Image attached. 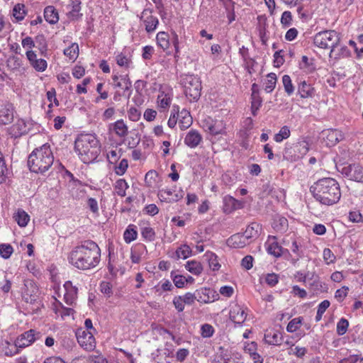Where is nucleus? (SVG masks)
I'll use <instances>...</instances> for the list:
<instances>
[{"label": "nucleus", "instance_id": "nucleus-1", "mask_svg": "<svg viewBox=\"0 0 363 363\" xmlns=\"http://www.w3.org/2000/svg\"><path fill=\"white\" fill-rule=\"evenodd\" d=\"M69 262L76 268L88 270L95 268L101 260V250L93 241H84L69 253Z\"/></svg>", "mask_w": 363, "mask_h": 363}, {"label": "nucleus", "instance_id": "nucleus-2", "mask_svg": "<svg viewBox=\"0 0 363 363\" xmlns=\"http://www.w3.org/2000/svg\"><path fill=\"white\" fill-rule=\"evenodd\" d=\"M311 191L316 201L327 206L337 203L341 197L338 182L330 177L317 181L311 186Z\"/></svg>", "mask_w": 363, "mask_h": 363}, {"label": "nucleus", "instance_id": "nucleus-3", "mask_svg": "<svg viewBox=\"0 0 363 363\" xmlns=\"http://www.w3.org/2000/svg\"><path fill=\"white\" fill-rule=\"evenodd\" d=\"M74 148L80 160L86 164L94 161L101 152L99 140L91 134L79 136L75 140Z\"/></svg>", "mask_w": 363, "mask_h": 363}, {"label": "nucleus", "instance_id": "nucleus-4", "mask_svg": "<svg viewBox=\"0 0 363 363\" xmlns=\"http://www.w3.org/2000/svg\"><path fill=\"white\" fill-rule=\"evenodd\" d=\"M54 156L49 145L35 148L28 156V166L35 173L43 174L52 167Z\"/></svg>", "mask_w": 363, "mask_h": 363}, {"label": "nucleus", "instance_id": "nucleus-5", "mask_svg": "<svg viewBox=\"0 0 363 363\" xmlns=\"http://www.w3.org/2000/svg\"><path fill=\"white\" fill-rule=\"evenodd\" d=\"M180 84L184 88L186 96L189 101H196L200 98L201 82L199 77L194 74L182 75Z\"/></svg>", "mask_w": 363, "mask_h": 363}, {"label": "nucleus", "instance_id": "nucleus-6", "mask_svg": "<svg viewBox=\"0 0 363 363\" xmlns=\"http://www.w3.org/2000/svg\"><path fill=\"white\" fill-rule=\"evenodd\" d=\"M340 42V34L334 30H328L316 33L313 38L315 46L321 49H333Z\"/></svg>", "mask_w": 363, "mask_h": 363}, {"label": "nucleus", "instance_id": "nucleus-7", "mask_svg": "<svg viewBox=\"0 0 363 363\" xmlns=\"http://www.w3.org/2000/svg\"><path fill=\"white\" fill-rule=\"evenodd\" d=\"M341 173L350 180L363 182V167L359 164H352L345 166L341 169Z\"/></svg>", "mask_w": 363, "mask_h": 363}, {"label": "nucleus", "instance_id": "nucleus-8", "mask_svg": "<svg viewBox=\"0 0 363 363\" xmlns=\"http://www.w3.org/2000/svg\"><path fill=\"white\" fill-rule=\"evenodd\" d=\"M79 344L86 350H91L95 347V339L91 331L79 329L76 333Z\"/></svg>", "mask_w": 363, "mask_h": 363}, {"label": "nucleus", "instance_id": "nucleus-9", "mask_svg": "<svg viewBox=\"0 0 363 363\" xmlns=\"http://www.w3.org/2000/svg\"><path fill=\"white\" fill-rule=\"evenodd\" d=\"M229 316L230 319L235 324L242 325L247 316V308L238 303L232 304L230 308Z\"/></svg>", "mask_w": 363, "mask_h": 363}, {"label": "nucleus", "instance_id": "nucleus-10", "mask_svg": "<svg viewBox=\"0 0 363 363\" xmlns=\"http://www.w3.org/2000/svg\"><path fill=\"white\" fill-rule=\"evenodd\" d=\"M161 201L176 202L184 196V192L182 190L177 191L174 188H166L160 189L157 194Z\"/></svg>", "mask_w": 363, "mask_h": 363}, {"label": "nucleus", "instance_id": "nucleus-11", "mask_svg": "<svg viewBox=\"0 0 363 363\" xmlns=\"http://www.w3.org/2000/svg\"><path fill=\"white\" fill-rule=\"evenodd\" d=\"M38 289L35 283L30 279L25 280L22 296L26 302L32 303L38 296Z\"/></svg>", "mask_w": 363, "mask_h": 363}, {"label": "nucleus", "instance_id": "nucleus-12", "mask_svg": "<svg viewBox=\"0 0 363 363\" xmlns=\"http://www.w3.org/2000/svg\"><path fill=\"white\" fill-rule=\"evenodd\" d=\"M322 136L326 145L329 147L335 145L344 138L342 131L337 129L325 130L322 132Z\"/></svg>", "mask_w": 363, "mask_h": 363}, {"label": "nucleus", "instance_id": "nucleus-13", "mask_svg": "<svg viewBox=\"0 0 363 363\" xmlns=\"http://www.w3.org/2000/svg\"><path fill=\"white\" fill-rule=\"evenodd\" d=\"M26 55L31 67L36 71L43 72L47 69L48 63L46 60L42 58L38 59L33 50H27Z\"/></svg>", "mask_w": 363, "mask_h": 363}, {"label": "nucleus", "instance_id": "nucleus-14", "mask_svg": "<svg viewBox=\"0 0 363 363\" xmlns=\"http://www.w3.org/2000/svg\"><path fill=\"white\" fill-rule=\"evenodd\" d=\"M64 301L67 305L72 306L77 298V288L74 286L70 281H67L64 284Z\"/></svg>", "mask_w": 363, "mask_h": 363}, {"label": "nucleus", "instance_id": "nucleus-15", "mask_svg": "<svg viewBox=\"0 0 363 363\" xmlns=\"http://www.w3.org/2000/svg\"><path fill=\"white\" fill-rule=\"evenodd\" d=\"M13 120V107L6 104L0 108V125H7Z\"/></svg>", "mask_w": 363, "mask_h": 363}, {"label": "nucleus", "instance_id": "nucleus-16", "mask_svg": "<svg viewBox=\"0 0 363 363\" xmlns=\"http://www.w3.org/2000/svg\"><path fill=\"white\" fill-rule=\"evenodd\" d=\"M35 331L34 330H30L21 335L16 339V346L20 348H23L30 345L35 340ZM38 335V333H37Z\"/></svg>", "mask_w": 363, "mask_h": 363}, {"label": "nucleus", "instance_id": "nucleus-17", "mask_svg": "<svg viewBox=\"0 0 363 363\" xmlns=\"http://www.w3.org/2000/svg\"><path fill=\"white\" fill-rule=\"evenodd\" d=\"M203 140L201 135L196 130H190L184 138V143L191 148L196 147Z\"/></svg>", "mask_w": 363, "mask_h": 363}, {"label": "nucleus", "instance_id": "nucleus-18", "mask_svg": "<svg viewBox=\"0 0 363 363\" xmlns=\"http://www.w3.org/2000/svg\"><path fill=\"white\" fill-rule=\"evenodd\" d=\"M27 130L28 128L26 122L22 119H18L9 128V133L12 137L16 138L26 133Z\"/></svg>", "mask_w": 363, "mask_h": 363}, {"label": "nucleus", "instance_id": "nucleus-19", "mask_svg": "<svg viewBox=\"0 0 363 363\" xmlns=\"http://www.w3.org/2000/svg\"><path fill=\"white\" fill-rule=\"evenodd\" d=\"M262 230V226L257 223H250L246 228L245 233H243V235L249 242V244L252 241V240L258 238Z\"/></svg>", "mask_w": 363, "mask_h": 363}, {"label": "nucleus", "instance_id": "nucleus-20", "mask_svg": "<svg viewBox=\"0 0 363 363\" xmlns=\"http://www.w3.org/2000/svg\"><path fill=\"white\" fill-rule=\"evenodd\" d=\"M248 244L249 242L247 241L242 233L234 234L227 240L228 246L233 248H242Z\"/></svg>", "mask_w": 363, "mask_h": 363}, {"label": "nucleus", "instance_id": "nucleus-21", "mask_svg": "<svg viewBox=\"0 0 363 363\" xmlns=\"http://www.w3.org/2000/svg\"><path fill=\"white\" fill-rule=\"evenodd\" d=\"M177 118L179 127L182 130L189 128L192 124V117L190 112L186 109L184 108L181 111H179Z\"/></svg>", "mask_w": 363, "mask_h": 363}, {"label": "nucleus", "instance_id": "nucleus-22", "mask_svg": "<svg viewBox=\"0 0 363 363\" xmlns=\"http://www.w3.org/2000/svg\"><path fill=\"white\" fill-rule=\"evenodd\" d=\"M264 340L267 343L272 345H279L282 341L281 333L276 330H268L264 334Z\"/></svg>", "mask_w": 363, "mask_h": 363}, {"label": "nucleus", "instance_id": "nucleus-23", "mask_svg": "<svg viewBox=\"0 0 363 363\" xmlns=\"http://www.w3.org/2000/svg\"><path fill=\"white\" fill-rule=\"evenodd\" d=\"M350 55V51L345 45L338 44L337 47H333L330 50L329 57L335 60H339L342 57H347Z\"/></svg>", "mask_w": 363, "mask_h": 363}, {"label": "nucleus", "instance_id": "nucleus-24", "mask_svg": "<svg viewBox=\"0 0 363 363\" xmlns=\"http://www.w3.org/2000/svg\"><path fill=\"white\" fill-rule=\"evenodd\" d=\"M289 227L288 220L286 218L282 216H276L272 223V228L274 230L279 233H285Z\"/></svg>", "mask_w": 363, "mask_h": 363}, {"label": "nucleus", "instance_id": "nucleus-25", "mask_svg": "<svg viewBox=\"0 0 363 363\" xmlns=\"http://www.w3.org/2000/svg\"><path fill=\"white\" fill-rule=\"evenodd\" d=\"M44 18L50 24H55L59 21V16L54 6H48L44 10Z\"/></svg>", "mask_w": 363, "mask_h": 363}, {"label": "nucleus", "instance_id": "nucleus-26", "mask_svg": "<svg viewBox=\"0 0 363 363\" xmlns=\"http://www.w3.org/2000/svg\"><path fill=\"white\" fill-rule=\"evenodd\" d=\"M53 311L57 315H60L63 319L66 316L72 315L74 313V310L72 308L65 307L62 303L57 301H56L53 304Z\"/></svg>", "mask_w": 363, "mask_h": 363}, {"label": "nucleus", "instance_id": "nucleus-27", "mask_svg": "<svg viewBox=\"0 0 363 363\" xmlns=\"http://www.w3.org/2000/svg\"><path fill=\"white\" fill-rule=\"evenodd\" d=\"M271 239L274 240V241L268 245L267 247V252L269 254L279 257L283 253V248L276 242V236H269V240Z\"/></svg>", "mask_w": 363, "mask_h": 363}, {"label": "nucleus", "instance_id": "nucleus-28", "mask_svg": "<svg viewBox=\"0 0 363 363\" xmlns=\"http://www.w3.org/2000/svg\"><path fill=\"white\" fill-rule=\"evenodd\" d=\"M295 157L297 159L302 158L307 154L309 150V144L306 140H302L296 144L294 147Z\"/></svg>", "mask_w": 363, "mask_h": 363}, {"label": "nucleus", "instance_id": "nucleus-29", "mask_svg": "<svg viewBox=\"0 0 363 363\" xmlns=\"http://www.w3.org/2000/svg\"><path fill=\"white\" fill-rule=\"evenodd\" d=\"M313 91L314 89L311 85L305 81L301 82L298 87V92L301 98L311 97L313 94Z\"/></svg>", "mask_w": 363, "mask_h": 363}, {"label": "nucleus", "instance_id": "nucleus-30", "mask_svg": "<svg viewBox=\"0 0 363 363\" xmlns=\"http://www.w3.org/2000/svg\"><path fill=\"white\" fill-rule=\"evenodd\" d=\"M208 133L212 135H226L225 123L223 121L216 120Z\"/></svg>", "mask_w": 363, "mask_h": 363}, {"label": "nucleus", "instance_id": "nucleus-31", "mask_svg": "<svg viewBox=\"0 0 363 363\" xmlns=\"http://www.w3.org/2000/svg\"><path fill=\"white\" fill-rule=\"evenodd\" d=\"M22 65L21 59L16 55L10 56L6 60V67L12 72L18 71Z\"/></svg>", "mask_w": 363, "mask_h": 363}, {"label": "nucleus", "instance_id": "nucleus-32", "mask_svg": "<svg viewBox=\"0 0 363 363\" xmlns=\"http://www.w3.org/2000/svg\"><path fill=\"white\" fill-rule=\"evenodd\" d=\"M204 257L206 260L208 261L210 269L213 271L219 270L220 264H219L218 257L215 253L207 251L204 255Z\"/></svg>", "mask_w": 363, "mask_h": 363}, {"label": "nucleus", "instance_id": "nucleus-33", "mask_svg": "<svg viewBox=\"0 0 363 363\" xmlns=\"http://www.w3.org/2000/svg\"><path fill=\"white\" fill-rule=\"evenodd\" d=\"M13 218L21 227H26L30 220V216L28 214L21 209H18L17 211V212L13 215Z\"/></svg>", "mask_w": 363, "mask_h": 363}, {"label": "nucleus", "instance_id": "nucleus-34", "mask_svg": "<svg viewBox=\"0 0 363 363\" xmlns=\"http://www.w3.org/2000/svg\"><path fill=\"white\" fill-rule=\"evenodd\" d=\"M113 130L119 137H125L128 135V127L123 120H118L113 124Z\"/></svg>", "mask_w": 363, "mask_h": 363}, {"label": "nucleus", "instance_id": "nucleus-35", "mask_svg": "<svg viewBox=\"0 0 363 363\" xmlns=\"http://www.w3.org/2000/svg\"><path fill=\"white\" fill-rule=\"evenodd\" d=\"M186 269L194 275H199L203 271V267L199 262L192 260L186 262Z\"/></svg>", "mask_w": 363, "mask_h": 363}, {"label": "nucleus", "instance_id": "nucleus-36", "mask_svg": "<svg viewBox=\"0 0 363 363\" xmlns=\"http://www.w3.org/2000/svg\"><path fill=\"white\" fill-rule=\"evenodd\" d=\"M19 347L16 346V342L15 341L14 345H11L8 341L5 342V344L3 345L1 352L4 354V355L8 357H12L18 353Z\"/></svg>", "mask_w": 363, "mask_h": 363}, {"label": "nucleus", "instance_id": "nucleus-37", "mask_svg": "<svg viewBox=\"0 0 363 363\" xmlns=\"http://www.w3.org/2000/svg\"><path fill=\"white\" fill-rule=\"evenodd\" d=\"M213 363H242L241 360L235 356L217 355Z\"/></svg>", "mask_w": 363, "mask_h": 363}, {"label": "nucleus", "instance_id": "nucleus-38", "mask_svg": "<svg viewBox=\"0 0 363 363\" xmlns=\"http://www.w3.org/2000/svg\"><path fill=\"white\" fill-rule=\"evenodd\" d=\"M70 10L69 15L72 18H78L82 14L79 13L81 10V1L80 0H70V4L69 5Z\"/></svg>", "mask_w": 363, "mask_h": 363}, {"label": "nucleus", "instance_id": "nucleus-39", "mask_svg": "<svg viewBox=\"0 0 363 363\" xmlns=\"http://www.w3.org/2000/svg\"><path fill=\"white\" fill-rule=\"evenodd\" d=\"M157 42L158 45L163 50H167L169 47V35L165 32H159L157 34Z\"/></svg>", "mask_w": 363, "mask_h": 363}, {"label": "nucleus", "instance_id": "nucleus-40", "mask_svg": "<svg viewBox=\"0 0 363 363\" xmlns=\"http://www.w3.org/2000/svg\"><path fill=\"white\" fill-rule=\"evenodd\" d=\"M277 83V75L274 73H269L267 75V80L265 82L264 90L267 93L272 92L275 86Z\"/></svg>", "mask_w": 363, "mask_h": 363}, {"label": "nucleus", "instance_id": "nucleus-41", "mask_svg": "<svg viewBox=\"0 0 363 363\" xmlns=\"http://www.w3.org/2000/svg\"><path fill=\"white\" fill-rule=\"evenodd\" d=\"M210 290L206 288H201L195 291L196 295V301L200 303H208L211 301V298L208 295Z\"/></svg>", "mask_w": 363, "mask_h": 363}, {"label": "nucleus", "instance_id": "nucleus-42", "mask_svg": "<svg viewBox=\"0 0 363 363\" xmlns=\"http://www.w3.org/2000/svg\"><path fill=\"white\" fill-rule=\"evenodd\" d=\"M75 363H106V360L102 356H89L80 357L76 359Z\"/></svg>", "mask_w": 363, "mask_h": 363}, {"label": "nucleus", "instance_id": "nucleus-43", "mask_svg": "<svg viewBox=\"0 0 363 363\" xmlns=\"http://www.w3.org/2000/svg\"><path fill=\"white\" fill-rule=\"evenodd\" d=\"M173 286L169 280H164L163 282L159 283L154 287L155 293L161 296L164 291H170L173 289Z\"/></svg>", "mask_w": 363, "mask_h": 363}, {"label": "nucleus", "instance_id": "nucleus-44", "mask_svg": "<svg viewBox=\"0 0 363 363\" xmlns=\"http://www.w3.org/2000/svg\"><path fill=\"white\" fill-rule=\"evenodd\" d=\"M144 23L146 31L150 33L156 29L159 23V21L157 17L149 16L144 20Z\"/></svg>", "mask_w": 363, "mask_h": 363}, {"label": "nucleus", "instance_id": "nucleus-45", "mask_svg": "<svg viewBox=\"0 0 363 363\" xmlns=\"http://www.w3.org/2000/svg\"><path fill=\"white\" fill-rule=\"evenodd\" d=\"M251 109L253 116L257 115V112L262 106V100L259 94H254L251 95Z\"/></svg>", "mask_w": 363, "mask_h": 363}, {"label": "nucleus", "instance_id": "nucleus-46", "mask_svg": "<svg viewBox=\"0 0 363 363\" xmlns=\"http://www.w3.org/2000/svg\"><path fill=\"white\" fill-rule=\"evenodd\" d=\"M128 188V185L125 179H120L116 182L115 184V189L116 191V194L123 197L125 196L126 193L125 191Z\"/></svg>", "mask_w": 363, "mask_h": 363}, {"label": "nucleus", "instance_id": "nucleus-47", "mask_svg": "<svg viewBox=\"0 0 363 363\" xmlns=\"http://www.w3.org/2000/svg\"><path fill=\"white\" fill-rule=\"evenodd\" d=\"M64 54L71 60H76L79 54L78 45L77 43H72L67 48L65 49Z\"/></svg>", "mask_w": 363, "mask_h": 363}, {"label": "nucleus", "instance_id": "nucleus-48", "mask_svg": "<svg viewBox=\"0 0 363 363\" xmlns=\"http://www.w3.org/2000/svg\"><path fill=\"white\" fill-rule=\"evenodd\" d=\"M137 231L135 230L133 225H129L125 230L123 238L126 243H130L137 238Z\"/></svg>", "mask_w": 363, "mask_h": 363}, {"label": "nucleus", "instance_id": "nucleus-49", "mask_svg": "<svg viewBox=\"0 0 363 363\" xmlns=\"http://www.w3.org/2000/svg\"><path fill=\"white\" fill-rule=\"evenodd\" d=\"M191 254V250L187 245H183L176 250L177 259H186Z\"/></svg>", "mask_w": 363, "mask_h": 363}, {"label": "nucleus", "instance_id": "nucleus-50", "mask_svg": "<svg viewBox=\"0 0 363 363\" xmlns=\"http://www.w3.org/2000/svg\"><path fill=\"white\" fill-rule=\"evenodd\" d=\"M114 86L121 88L124 91L128 90L131 87V82L128 75L120 76V79L114 84Z\"/></svg>", "mask_w": 363, "mask_h": 363}, {"label": "nucleus", "instance_id": "nucleus-51", "mask_svg": "<svg viewBox=\"0 0 363 363\" xmlns=\"http://www.w3.org/2000/svg\"><path fill=\"white\" fill-rule=\"evenodd\" d=\"M282 83L284 87V91L287 94V95L291 96L294 91V86L292 84L291 77L285 74L282 77Z\"/></svg>", "mask_w": 363, "mask_h": 363}, {"label": "nucleus", "instance_id": "nucleus-52", "mask_svg": "<svg viewBox=\"0 0 363 363\" xmlns=\"http://www.w3.org/2000/svg\"><path fill=\"white\" fill-rule=\"evenodd\" d=\"M13 15L17 21H22L26 15L25 6L21 4H16L13 9Z\"/></svg>", "mask_w": 363, "mask_h": 363}, {"label": "nucleus", "instance_id": "nucleus-53", "mask_svg": "<svg viewBox=\"0 0 363 363\" xmlns=\"http://www.w3.org/2000/svg\"><path fill=\"white\" fill-rule=\"evenodd\" d=\"M171 101V96L168 94L162 93L158 95L157 103L160 108H167L169 106Z\"/></svg>", "mask_w": 363, "mask_h": 363}, {"label": "nucleus", "instance_id": "nucleus-54", "mask_svg": "<svg viewBox=\"0 0 363 363\" xmlns=\"http://www.w3.org/2000/svg\"><path fill=\"white\" fill-rule=\"evenodd\" d=\"M290 130L288 126H283L279 132L274 135V140L281 143L283 140L287 139L290 136Z\"/></svg>", "mask_w": 363, "mask_h": 363}, {"label": "nucleus", "instance_id": "nucleus-55", "mask_svg": "<svg viewBox=\"0 0 363 363\" xmlns=\"http://www.w3.org/2000/svg\"><path fill=\"white\" fill-rule=\"evenodd\" d=\"M303 320L302 317H298L292 319L286 327V330L289 333H294L296 332L301 326Z\"/></svg>", "mask_w": 363, "mask_h": 363}, {"label": "nucleus", "instance_id": "nucleus-56", "mask_svg": "<svg viewBox=\"0 0 363 363\" xmlns=\"http://www.w3.org/2000/svg\"><path fill=\"white\" fill-rule=\"evenodd\" d=\"M8 174L9 170L6 165L4 157L2 154L0 153V184H2L6 181Z\"/></svg>", "mask_w": 363, "mask_h": 363}, {"label": "nucleus", "instance_id": "nucleus-57", "mask_svg": "<svg viewBox=\"0 0 363 363\" xmlns=\"http://www.w3.org/2000/svg\"><path fill=\"white\" fill-rule=\"evenodd\" d=\"M142 236L148 241H152L155 238V233L153 228L150 226H145L141 228Z\"/></svg>", "mask_w": 363, "mask_h": 363}, {"label": "nucleus", "instance_id": "nucleus-58", "mask_svg": "<svg viewBox=\"0 0 363 363\" xmlns=\"http://www.w3.org/2000/svg\"><path fill=\"white\" fill-rule=\"evenodd\" d=\"M179 112V106H173L170 117L168 120L167 125L170 128H173L178 121L177 114Z\"/></svg>", "mask_w": 363, "mask_h": 363}, {"label": "nucleus", "instance_id": "nucleus-59", "mask_svg": "<svg viewBox=\"0 0 363 363\" xmlns=\"http://www.w3.org/2000/svg\"><path fill=\"white\" fill-rule=\"evenodd\" d=\"M171 277L172 278L174 285L179 289L184 287L185 284L188 281V279L185 277L179 274L174 275L173 272L171 273Z\"/></svg>", "mask_w": 363, "mask_h": 363}, {"label": "nucleus", "instance_id": "nucleus-60", "mask_svg": "<svg viewBox=\"0 0 363 363\" xmlns=\"http://www.w3.org/2000/svg\"><path fill=\"white\" fill-rule=\"evenodd\" d=\"M349 322L345 318H341L337 324V333L339 335H344L348 328Z\"/></svg>", "mask_w": 363, "mask_h": 363}, {"label": "nucleus", "instance_id": "nucleus-61", "mask_svg": "<svg viewBox=\"0 0 363 363\" xmlns=\"http://www.w3.org/2000/svg\"><path fill=\"white\" fill-rule=\"evenodd\" d=\"M13 247L11 245L1 244L0 245V255L4 259L10 257L13 253Z\"/></svg>", "mask_w": 363, "mask_h": 363}, {"label": "nucleus", "instance_id": "nucleus-62", "mask_svg": "<svg viewBox=\"0 0 363 363\" xmlns=\"http://www.w3.org/2000/svg\"><path fill=\"white\" fill-rule=\"evenodd\" d=\"M128 167V162L126 159H123L120 161L118 164L115 167V172L118 175H123Z\"/></svg>", "mask_w": 363, "mask_h": 363}, {"label": "nucleus", "instance_id": "nucleus-63", "mask_svg": "<svg viewBox=\"0 0 363 363\" xmlns=\"http://www.w3.org/2000/svg\"><path fill=\"white\" fill-rule=\"evenodd\" d=\"M216 120L213 119L211 117L206 116L203 119L201 120L200 125L201 127L206 131L208 132L212 128V125Z\"/></svg>", "mask_w": 363, "mask_h": 363}, {"label": "nucleus", "instance_id": "nucleus-64", "mask_svg": "<svg viewBox=\"0 0 363 363\" xmlns=\"http://www.w3.org/2000/svg\"><path fill=\"white\" fill-rule=\"evenodd\" d=\"M292 23V15L289 11L283 12L281 17V23L286 27H289Z\"/></svg>", "mask_w": 363, "mask_h": 363}]
</instances>
